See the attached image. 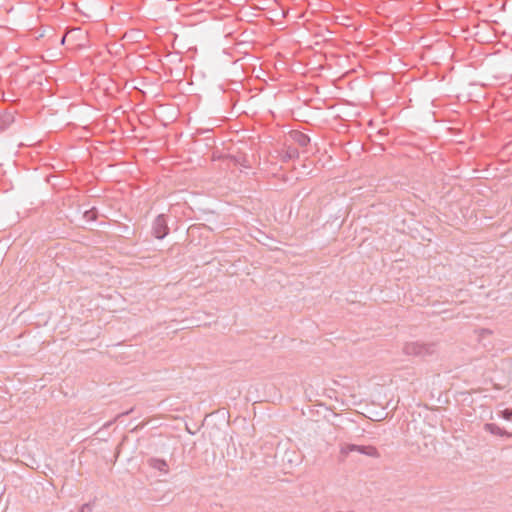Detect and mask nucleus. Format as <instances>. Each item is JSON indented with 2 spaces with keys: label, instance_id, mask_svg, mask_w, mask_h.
Listing matches in <instances>:
<instances>
[{
  "label": "nucleus",
  "instance_id": "1",
  "mask_svg": "<svg viewBox=\"0 0 512 512\" xmlns=\"http://www.w3.org/2000/svg\"><path fill=\"white\" fill-rule=\"evenodd\" d=\"M437 351V344L430 342L424 343L420 341H411L405 343L403 346V353L408 356L426 357L435 354Z\"/></svg>",
  "mask_w": 512,
  "mask_h": 512
},
{
  "label": "nucleus",
  "instance_id": "2",
  "mask_svg": "<svg viewBox=\"0 0 512 512\" xmlns=\"http://www.w3.org/2000/svg\"><path fill=\"white\" fill-rule=\"evenodd\" d=\"M340 452L343 455H348L351 452H358L373 458H378L380 456L377 448L371 445L364 446L356 444H344L341 446Z\"/></svg>",
  "mask_w": 512,
  "mask_h": 512
},
{
  "label": "nucleus",
  "instance_id": "3",
  "mask_svg": "<svg viewBox=\"0 0 512 512\" xmlns=\"http://www.w3.org/2000/svg\"><path fill=\"white\" fill-rule=\"evenodd\" d=\"M169 233L165 214L158 215L152 223V234L157 239H164Z\"/></svg>",
  "mask_w": 512,
  "mask_h": 512
},
{
  "label": "nucleus",
  "instance_id": "4",
  "mask_svg": "<svg viewBox=\"0 0 512 512\" xmlns=\"http://www.w3.org/2000/svg\"><path fill=\"white\" fill-rule=\"evenodd\" d=\"M147 464L150 468L159 471L163 475L169 473V465L166 460L158 457H150L147 460Z\"/></svg>",
  "mask_w": 512,
  "mask_h": 512
},
{
  "label": "nucleus",
  "instance_id": "5",
  "mask_svg": "<svg viewBox=\"0 0 512 512\" xmlns=\"http://www.w3.org/2000/svg\"><path fill=\"white\" fill-rule=\"evenodd\" d=\"M484 430L492 435L500 436V437H512V434L506 431L505 429L499 427L494 423H486L484 424Z\"/></svg>",
  "mask_w": 512,
  "mask_h": 512
},
{
  "label": "nucleus",
  "instance_id": "6",
  "mask_svg": "<svg viewBox=\"0 0 512 512\" xmlns=\"http://www.w3.org/2000/svg\"><path fill=\"white\" fill-rule=\"evenodd\" d=\"M14 122V114L11 111L0 112V132L6 130Z\"/></svg>",
  "mask_w": 512,
  "mask_h": 512
},
{
  "label": "nucleus",
  "instance_id": "7",
  "mask_svg": "<svg viewBox=\"0 0 512 512\" xmlns=\"http://www.w3.org/2000/svg\"><path fill=\"white\" fill-rule=\"evenodd\" d=\"M290 136L300 147H306L310 143V137L303 132L293 131Z\"/></svg>",
  "mask_w": 512,
  "mask_h": 512
},
{
  "label": "nucleus",
  "instance_id": "8",
  "mask_svg": "<svg viewBox=\"0 0 512 512\" xmlns=\"http://www.w3.org/2000/svg\"><path fill=\"white\" fill-rule=\"evenodd\" d=\"M299 157V151L297 148L288 146L284 151L281 153V160L283 162H288L290 160H294Z\"/></svg>",
  "mask_w": 512,
  "mask_h": 512
},
{
  "label": "nucleus",
  "instance_id": "9",
  "mask_svg": "<svg viewBox=\"0 0 512 512\" xmlns=\"http://www.w3.org/2000/svg\"><path fill=\"white\" fill-rule=\"evenodd\" d=\"M83 217L86 220V222H92L97 218V210L95 208L85 210L83 213Z\"/></svg>",
  "mask_w": 512,
  "mask_h": 512
},
{
  "label": "nucleus",
  "instance_id": "10",
  "mask_svg": "<svg viewBox=\"0 0 512 512\" xmlns=\"http://www.w3.org/2000/svg\"><path fill=\"white\" fill-rule=\"evenodd\" d=\"M500 416L505 420H511L512 419V408H506V409L500 411Z\"/></svg>",
  "mask_w": 512,
  "mask_h": 512
},
{
  "label": "nucleus",
  "instance_id": "11",
  "mask_svg": "<svg viewBox=\"0 0 512 512\" xmlns=\"http://www.w3.org/2000/svg\"><path fill=\"white\" fill-rule=\"evenodd\" d=\"M492 334V331L489 330V329H481L479 331V337L480 338H484L486 335H491Z\"/></svg>",
  "mask_w": 512,
  "mask_h": 512
},
{
  "label": "nucleus",
  "instance_id": "12",
  "mask_svg": "<svg viewBox=\"0 0 512 512\" xmlns=\"http://www.w3.org/2000/svg\"><path fill=\"white\" fill-rule=\"evenodd\" d=\"M81 509H83V511H85V510L91 511L92 510V504L91 503H85V504L82 505Z\"/></svg>",
  "mask_w": 512,
  "mask_h": 512
},
{
  "label": "nucleus",
  "instance_id": "13",
  "mask_svg": "<svg viewBox=\"0 0 512 512\" xmlns=\"http://www.w3.org/2000/svg\"><path fill=\"white\" fill-rule=\"evenodd\" d=\"M65 39H66V37H65V36H63V37H62V39H61V43H62V44L65 42Z\"/></svg>",
  "mask_w": 512,
  "mask_h": 512
},
{
  "label": "nucleus",
  "instance_id": "14",
  "mask_svg": "<svg viewBox=\"0 0 512 512\" xmlns=\"http://www.w3.org/2000/svg\"><path fill=\"white\" fill-rule=\"evenodd\" d=\"M79 512H85V511H83V509H80V511H79Z\"/></svg>",
  "mask_w": 512,
  "mask_h": 512
}]
</instances>
